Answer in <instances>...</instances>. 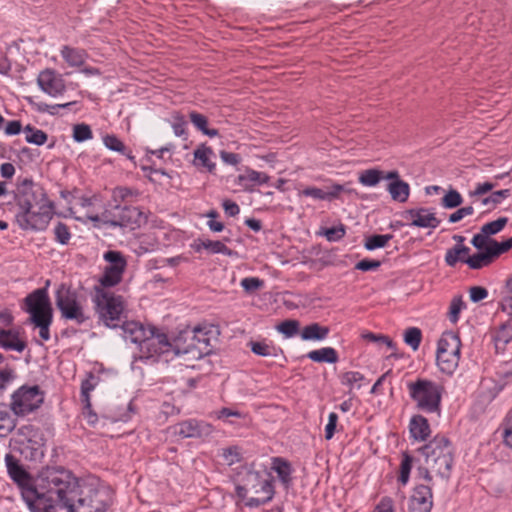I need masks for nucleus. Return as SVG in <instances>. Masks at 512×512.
Here are the masks:
<instances>
[{"mask_svg":"<svg viewBox=\"0 0 512 512\" xmlns=\"http://www.w3.org/2000/svg\"><path fill=\"white\" fill-rule=\"evenodd\" d=\"M54 236L55 240L62 244L67 245L71 238V233L69 231V228L66 224L62 222H58L56 226L54 227Z\"/></svg>","mask_w":512,"mask_h":512,"instance_id":"45","label":"nucleus"},{"mask_svg":"<svg viewBox=\"0 0 512 512\" xmlns=\"http://www.w3.org/2000/svg\"><path fill=\"white\" fill-rule=\"evenodd\" d=\"M346 230L343 224L336 227L327 228L324 231L326 239L330 242H335L342 239L345 236Z\"/></svg>","mask_w":512,"mask_h":512,"instance_id":"51","label":"nucleus"},{"mask_svg":"<svg viewBox=\"0 0 512 512\" xmlns=\"http://www.w3.org/2000/svg\"><path fill=\"white\" fill-rule=\"evenodd\" d=\"M24 303L26 312L30 314L29 322L39 328L41 339L48 341L53 320V309L46 287L38 288L28 294Z\"/></svg>","mask_w":512,"mask_h":512,"instance_id":"5","label":"nucleus"},{"mask_svg":"<svg viewBox=\"0 0 512 512\" xmlns=\"http://www.w3.org/2000/svg\"><path fill=\"white\" fill-rule=\"evenodd\" d=\"M120 327L123 330V336L126 341L139 344L145 337L144 328L138 322L124 321L123 319Z\"/></svg>","mask_w":512,"mask_h":512,"instance_id":"25","label":"nucleus"},{"mask_svg":"<svg viewBox=\"0 0 512 512\" xmlns=\"http://www.w3.org/2000/svg\"><path fill=\"white\" fill-rule=\"evenodd\" d=\"M466 258L465 257H462L458 251H457V248L456 246L448 249L446 251V254H445V263L449 266V267H455L456 264L461 261L464 263V260Z\"/></svg>","mask_w":512,"mask_h":512,"instance_id":"56","label":"nucleus"},{"mask_svg":"<svg viewBox=\"0 0 512 512\" xmlns=\"http://www.w3.org/2000/svg\"><path fill=\"white\" fill-rule=\"evenodd\" d=\"M249 346L253 353L259 355V356H271L272 353V347H270L268 344L264 342H255L251 341L249 343Z\"/></svg>","mask_w":512,"mask_h":512,"instance_id":"55","label":"nucleus"},{"mask_svg":"<svg viewBox=\"0 0 512 512\" xmlns=\"http://www.w3.org/2000/svg\"><path fill=\"white\" fill-rule=\"evenodd\" d=\"M263 285L264 281L256 277H246L241 280V286L248 293L262 288Z\"/></svg>","mask_w":512,"mask_h":512,"instance_id":"52","label":"nucleus"},{"mask_svg":"<svg viewBox=\"0 0 512 512\" xmlns=\"http://www.w3.org/2000/svg\"><path fill=\"white\" fill-rule=\"evenodd\" d=\"M362 337L371 342L385 344L390 349H394V347H395V344L393 343V341L389 337L384 336V335H376L372 332H367V333H364L362 335Z\"/></svg>","mask_w":512,"mask_h":512,"instance_id":"54","label":"nucleus"},{"mask_svg":"<svg viewBox=\"0 0 512 512\" xmlns=\"http://www.w3.org/2000/svg\"><path fill=\"white\" fill-rule=\"evenodd\" d=\"M104 259L108 265L104 269V273L100 278V286L104 289L117 285L121 280L126 268V260L123 255L118 251H107L104 254Z\"/></svg>","mask_w":512,"mask_h":512,"instance_id":"12","label":"nucleus"},{"mask_svg":"<svg viewBox=\"0 0 512 512\" xmlns=\"http://www.w3.org/2000/svg\"><path fill=\"white\" fill-rule=\"evenodd\" d=\"M432 506L431 487L423 484L416 486L409 500V512H431Z\"/></svg>","mask_w":512,"mask_h":512,"instance_id":"19","label":"nucleus"},{"mask_svg":"<svg viewBox=\"0 0 512 512\" xmlns=\"http://www.w3.org/2000/svg\"><path fill=\"white\" fill-rule=\"evenodd\" d=\"M374 512H393V501L389 497L381 499Z\"/></svg>","mask_w":512,"mask_h":512,"instance_id":"64","label":"nucleus"},{"mask_svg":"<svg viewBox=\"0 0 512 512\" xmlns=\"http://www.w3.org/2000/svg\"><path fill=\"white\" fill-rule=\"evenodd\" d=\"M55 303L62 318L81 325L89 320L84 310V298L71 286L61 284L56 290Z\"/></svg>","mask_w":512,"mask_h":512,"instance_id":"9","label":"nucleus"},{"mask_svg":"<svg viewBox=\"0 0 512 512\" xmlns=\"http://www.w3.org/2000/svg\"><path fill=\"white\" fill-rule=\"evenodd\" d=\"M461 340L454 332H445L438 341L436 352L437 366L441 372L451 375L460 361Z\"/></svg>","mask_w":512,"mask_h":512,"instance_id":"10","label":"nucleus"},{"mask_svg":"<svg viewBox=\"0 0 512 512\" xmlns=\"http://www.w3.org/2000/svg\"><path fill=\"white\" fill-rule=\"evenodd\" d=\"M474 213V208L472 206H465L459 208L455 212L449 215V222L456 223L462 220L466 216H470Z\"/></svg>","mask_w":512,"mask_h":512,"instance_id":"57","label":"nucleus"},{"mask_svg":"<svg viewBox=\"0 0 512 512\" xmlns=\"http://www.w3.org/2000/svg\"><path fill=\"white\" fill-rule=\"evenodd\" d=\"M223 457L230 465L235 462H239L241 459L239 449L236 446L224 449Z\"/></svg>","mask_w":512,"mask_h":512,"instance_id":"61","label":"nucleus"},{"mask_svg":"<svg viewBox=\"0 0 512 512\" xmlns=\"http://www.w3.org/2000/svg\"><path fill=\"white\" fill-rule=\"evenodd\" d=\"M512 339L511 331H508L505 326L502 327L500 331H498L494 337L496 348L500 346H505Z\"/></svg>","mask_w":512,"mask_h":512,"instance_id":"58","label":"nucleus"},{"mask_svg":"<svg viewBox=\"0 0 512 512\" xmlns=\"http://www.w3.org/2000/svg\"><path fill=\"white\" fill-rule=\"evenodd\" d=\"M469 293L471 301L475 303L485 299L488 296L487 289L481 286L471 287Z\"/></svg>","mask_w":512,"mask_h":512,"instance_id":"62","label":"nucleus"},{"mask_svg":"<svg viewBox=\"0 0 512 512\" xmlns=\"http://www.w3.org/2000/svg\"><path fill=\"white\" fill-rule=\"evenodd\" d=\"M277 329L286 337H292L299 330V322L297 320H285L277 326Z\"/></svg>","mask_w":512,"mask_h":512,"instance_id":"49","label":"nucleus"},{"mask_svg":"<svg viewBox=\"0 0 512 512\" xmlns=\"http://www.w3.org/2000/svg\"><path fill=\"white\" fill-rule=\"evenodd\" d=\"M92 301L99 319L107 327H119L122 320L126 318V302L121 295L95 286Z\"/></svg>","mask_w":512,"mask_h":512,"instance_id":"6","label":"nucleus"},{"mask_svg":"<svg viewBox=\"0 0 512 512\" xmlns=\"http://www.w3.org/2000/svg\"><path fill=\"white\" fill-rule=\"evenodd\" d=\"M269 181V176L263 172L248 169L246 174H241L237 178V182L245 190H252L255 184L262 185Z\"/></svg>","mask_w":512,"mask_h":512,"instance_id":"24","label":"nucleus"},{"mask_svg":"<svg viewBox=\"0 0 512 512\" xmlns=\"http://www.w3.org/2000/svg\"><path fill=\"white\" fill-rule=\"evenodd\" d=\"M103 143L111 151L118 152L126 156L132 162H135V157L132 151L125 146V144L115 135H106L103 137Z\"/></svg>","mask_w":512,"mask_h":512,"instance_id":"28","label":"nucleus"},{"mask_svg":"<svg viewBox=\"0 0 512 512\" xmlns=\"http://www.w3.org/2000/svg\"><path fill=\"white\" fill-rule=\"evenodd\" d=\"M337 421H338V415L335 412H331L328 416V423L325 427V438L327 440L332 439V437L334 436Z\"/></svg>","mask_w":512,"mask_h":512,"instance_id":"60","label":"nucleus"},{"mask_svg":"<svg viewBox=\"0 0 512 512\" xmlns=\"http://www.w3.org/2000/svg\"><path fill=\"white\" fill-rule=\"evenodd\" d=\"M493 242L497 243L498 241L484 234L481 230L480 233L475 234L471 240V244L477 250H486L488 247L493 246Z\"/></svg>","mask_w":512,"mask_h":512,"instance_id":"43","label":"nucleus"},{"mask_svg":"<svg viewBox=\"0 0 512 512\" xmlns=\"http://www.w3.org/2000/svg\"><path fill=\"white\" fill-rule=\"evenodd\" d=\"M507 223H508V218L500 217L495 221H491V222L484 224L481 227V231L490 237L491 235H495V234L499 233L507 225Z\"/></svg>","mask_w":512,"mask_h":512,"instance_id":"42","label":"nucleus"},{"mask_svg":"<svg viewBox=\"0 0 512 512\" xmlns=\"http://www.w3.org/2000/svg\"><path fill=\"white\" fill-rule=\"evenodd\" d=\"M503 441L506 446L512 449V409L510 410L505 419Z\"/></svg>","mask_w":512,"mask_h":512,"instance_id":"53","label":"nucleus"},{"mask_svg":"<svg viewBox=\"0 0 512 512\" xmlns=\"http://www.w3.org/2000/svg\"><path fill=\"white\" fill-rule=\"evenodd\" d=\"M24 132L26 134L25 140L30 144L41 146L44 145L48 139V135L43 130L37 129L31 125L25 126Z\"/></svg>","mask_w":512,"mask_h":512,"instance_id":"36","label":"nucleus"},{"mask_svg":"<svg viewBox=\"0 0 512 512\" xmlns=\"http://www.w3.org/2000/svg\"><path fill=\"white\" fill-rule=\"evenodd\" d=\"M43 402V394L38 385H23L11 396L10 408L17 416H25L37 408Z\"/></svg>","mask_w":512,"mask_h":512,"instance_id":"11","label":"nucleus"},{"mask_svg":"<svg viewBox=\"0 0 512 512\" xmlns=\"http://www.w3.org/2000/svg\"><path fill=\"white\" fill-rule=\"evenodd\" d=\"M15 201L18 207L15 218L22 229L44 230L47 227L54 205L43 187L30 178L18 179Z\"/></svg>","mask_w":512,"mask_h":512,"instance_id":"3","label":"nucleus"},{"mask_svg":"<svg viewBox=\"0 0 512 512\" xmlns=\"http://www.w3.org/2000/svg\"><path fill=\"white\" fill-rule=\"evenodd\" d=\"M212 332L207 327L196 326L194 328H186L179 333V341L181 339L191 340L188 347L192 352V359H200L209 352L210 337Z\"/></svg>","mask_w":512,"mask_h":512,"instance_id":"13","label":"nucleus"},{"mask_svg":"<svg viewBox=\"0 0 512 512\" xmlns=\"http://www.w3.org/2000/svg\"><path fill=\"white\" fill-rule=\"evenodd\" d=\"M139 195L138 191L129 187L119 186L112 191L114 204L131 203Z\"/></svg>","mask_w":512,"mask_h":512,"instance_id":"32","label":"nucleus"},{"mask_svg":"<svg viewBox=\"0 0 512 512\" xmlns=\"http://www.w3.org/2000/svg\"><path fill=\"white\" fill-rule=\"evenodd\" d=\"M172 430L175 435L182 438H201L211 435L213 427L204 421L188 419L174 425Z\"/></svg>","mask_w":512,"mask_h":512,"instance_id":"16","label":"nucleus"},{"mask_svg":"<svg viewBox=\"0 0 512 512\" xmlns=\"http://www.w3.org/2000/svg\"><path fill=\"white\" fill-rule=\"evenodd\" d=\"M364 380V375L357 371H348L341 376V383L349 386L350 388L357 384V388L359 389L361 387L359 383Z\"/></svg>","mask_w":512,"mask_h":512,"instance_id":"46","label":"nucleus"},{"mask_svg":"<svg viewBox=\"0 0 512 512\" xmlns=\"http://www.w3.org/2000/svg\"><path fill=\"white\" fill-rule=\"evenodd\" d=\"M329 334V328L321 326L318 323H312L305 326L301 331V338L303 340H323Z\"/></svg>","mask_w":512,"mask_h":512,"instance_id":"29","label":"nucleus"},{"mask_svg":"<svg viewBox=\"0 0 512 512\" xmlns=\"http://www.w3.org/2000/svg\"><path fill=\"white\" fill-rule=\"evenodd\" d=\"M412 462H413V458L410 455L405 453L403 460L401 462L400 475H399V481L402 484H406L409 480V475H410V471L412 468Z\"/></svg>","mask_w":512,"mask_h":512,"instance_id":"50","label":"nucleus"},{"mask_svg":"<svg viewBox=\"0 0 512 512\" xmlns=\"http://www.w3.org/2000/svg\"><path fill=\"white\" fill-rule=\"evenodd\" d=\"M150 336L144 337L139 343L140 351L147 357H154L170 351L172 344L164 333L158 332L155 328L150 330Z\"/></svg>","mask_w":512,"mask_h":512,"instance_id":"15","label":"nucleus"},{"mask_svg":"<svg viewBox=\"0 0 512 512\" xmlns=\"http://www.w3.org/2000/svg\"><path fill=\"white\" fill-rule=\"evenodd\" d=\"M406 214L411 218L410 225L420 228H436L440 224V220L436 217L434 212H430L426 208L410 209Z\"/></svg>","mask_w":512,"mask_h":512,"instance_id":"21","label":"nucleus"},{"mask_svg":"<svg viewBox=\"0 0 512 512\" xmlns=\"http://www.w3.org/2000/svg\"><path fill=\"white\" fill-rule=\"evenodd\" d=\"M61 56L71 67H80L84 64L87 57L84 50L73 48L70 46L62 47Z\"/></svg>","mask_w":512,"mask_h":512,"instance_id":"27","label":"nucleus"},{"mask_svg":"<svg viewBox=\"0 0 512 512\" xmlns=\"http://www.w3.org/2000/svg\"><path fill=\"white\" fill-rule=\"evenodd\" d=\"M273 487L267 478H264L260 472L248 470L241 478V482L236 485V494L240 499H245L249 492L256 495L260 493H269Z\"/></svg>","mask_w":512,"mask_h":512,"instance_id":"14","label":"nucleus"},{"mask_svg":"<svg viewBox=\"0 0 512 512\" xmlns=\"http://www.w3.org/2000/svg\"><path fill=\"white\" fill-rule=\"evenodd\" d=\"M462 203L463 197L457 190L452 188L446 192L441 200V206L446 209L459 207Z\"/></svg>","mask_w":512,"mask_h":512,"instance_id":"40","label":"nucleus"},{"mask_svg":"<svg viewBox=\"0 0 512 512\" xmlns=\"http://www.w3.org/2000/svg\"><path fill=\"white\" fill-rule=\"evenodd\" d=\"M307 357L314 362L336 363L338 361V354L332 347H324L318 350H312L307 354Z\"/></svg>","mask_w":512,"mask_h":512,"instance_id":"30","label":"nucleus"},{"mask_svg":"<svg viewBox=\"0 0 512 512\" xmlns=\"http://www.w3.org/2000/svg\"><path fill=\"white\" fill-rule=\"evenodd\" d=\"M211 155H213L212 148L205 145H201L194 151V159L197 164L205 167L209 172H213L216 167L215 163L210 160Z\"/></svg>","mask_w":512,"mask_h":512,"instance_id":"31","label":"nucleus"},{"mask_svg":"<svg viewBox=\"0 0 512 512\" xmlns=\"http://www.w3.org/2000/svg\"><path fill=\"white\" fill-rule=\"evenodd\" d=\"M464 307V302L461 296L453 297L448 311V318L450 322L456 323L459 319V314Z\"/></svg>","mask_w":512,"mask_h":512,"instance_id":"47","label":"nucleus"},{"mask_svg":"<svg viewBox=\"0 0 512 512\" xmlns=\"http://www.w3.org/2000/svg\"><path fill=\"white\" fill-rule=\"evenodd\" d=\"M492 244V247H488L486 250H478L477 253L466 257L464 263L473 270H480L491 265L500 256L498 249L494 246L495 243Z\"/></svg>","mask_w":512,"mask_h":512,"instance_id":"20","label":"nucleus"},{"mask_svg":"<svg viewBox=\"0 0 512 512\" xmlns=\"http://www.w3.org/2000/svg\"><path fill=\"white\" fill-rule=\"evenodd\" d=\"M16 378L15 370L5 365L3 368H0V394L4 392L9 383Z\"/></svg>","mask_w":512,"mask_h":512,"instance_id":"48","label":"nucleus"},{"mask_svg":"<svg viewBox=\"0 0 512 512\" xmlns=\"http://www.w3.org/2000/svg\"><path fill=\"white\" fill-rule=\"evenodd\" d=\"M380 265L378 260L363 259L356 264L355 268L361 271H370L376 270Z\"/></svg>","mask_w":512,"mask_h":512,"instance_id":"63","label":"nucleus"},{"mask_svg":"<svg viewBox=\"0 0 512 512\" xmlns=\"http://www.w3.org/2000/svg\"><path fill=\"white\" fill-rule=\"evenodd\" d=\"M410 434L418 441H425L430 435L428 420L422 415H415L410 420Z\"/></svg>","mask_w":512,"mask_h":512,"instance_id":"23","label":"nucleus"},{"mask_svg":"<svg viewBox=\"0 0 512 512\" xmlns=\"http://www.w3.org/2000/svg\"><path fill=\"white\" fill-rule=\"evenodd\" d=\"M93 137L92 130L89 125L81 123L73 127V139L76 142H84Z\"/></svg>","mask_w":512,"mask_h":512,"instance_id":"44","label":"nucleus"},{"mask_svg":"<svg viewBox=\"0 0 512 512\" xmlns=\"http://www.w3.org/2000/svg\"><path fill=\"white\" fill-rule=\"evenodd\" d=\"M410 398L416 407L426 413H439L443 386L427 378H417L407 383Z\"/></svg>","mask_w":512,"mask_h":512,"instance_id":"8","label":"nucleus"},{"mask_svg":"<svg viewBox=\"0 0 512 512\" xmlns=\"http://www.w3.org/2000/svg\"><path fill=\"white\" fill-rule=\"evenodd\" d=\"M196 251H200L201 249H207L211 253L217 254L221 253L224 255H231L232 251L221 241H213V240H204L195 243L194 246Z\"/></svg>","mask_w":512,"mask_h":512,"instance_id":"33","label":"nucleus"},{"mask_svg":"<svg viewBox=\"0 0 512 512\" xmlns=\"http://www.w3.org/2000/svg\"><path fill=\"white\" fill-rule=\"evenodd\" d=\"M0 347L6 350L22 352L26 348V343L19 338V332L13 329L0 330Z\"/></svg>","mask_w":512,"mask_h":512,"instance_id":"22","label":"nucleus"},{"mask_svg":"<svg viewBox=\"0 0 512 512\" xmlns=\"http://www.w3.org/2000/svg\"><path fill=\"white\" fill-rule=\"evenodd\" d=\"M191 344V340H184V339H181L179 341V334L176 336V338L174 339V350H175V354L177 355H181V354H190L192 356V352L189 351L190 349L188 348Z\"/></svg>","mask_w":512,"mask_h":512,"instance_id":"59","label":"nucleus"},{"mask_svg":"<svg viewBox=\"0 0 512 512\" xmlns=\"http://www.w3.org/2000/svg\"><path fill=\"white\" fill-rule=\"evenodd\" d=\"M88 219L94 223L130 230L139 228L147 221V217L139 208L120 204L109 205L101 215H88Z\"/></svg>","mask_w":512,"mask_h":512,"instance_id":"7","label":"nucleus"},{"mask_svg":"<svg viewBox=\"0 0 512 512\" xmlns=\"http://www.w3.org/2000/svg\"><path fill=\"white\" fill-rule=\"evenodd\" d=\"M189 118L192 124L203 134L209 136V137H215L218 135L217 129H209L207 127L208 120L207 117L203 114H200L196 111H191L189 113Z\"/></svg>","mask_w":512,"mask_h":512,"instance_id":"34","label":"nucleus"},{"mask_svg":"<svg viewBox=\"0 0 512 512\" xmlns=\"http://www.w3.org/2000/svg\"><path fill=\"white\" fill-rule=\"evenodd\" d=\"M97 383L98 378L92 373L81 383V401L88 409L90 408V392L94 390Z\"/></svg>","mask_w":512,"mask_h":512,"instance_id":"37","label":"nucleus"},{"mask_svg":"<svg viewBox=\"0 0 512 512\" xmlns=\"http://www.w3.org/2000/svg\"><path fill=\"white\" fill-rule=\"evenodd\" d=\"M69 484L56 486L52 491L53 512H106L112 505L113 491L99 478L89 476L78 480L70 471Z\"/></svg>","mask_w":512,"mask_h":512,"instance_id":"1","label":"nucleus"},{"mask_svg":"<svg viewBox=\"0 0 512 512\" xmlns=\"http://www.w3.org/2000/svg\"><path fill=\"white\" fill-rule=\"evenodd\" d=\"M387 191L393 201L405 203L410 195V186L404 180L389 182L387 184Z\"/></svg>","mask_w":512,"mask_h":512,"instance_id":"26","label":"nucleus"},{"mask_svg":"<svg viewBox=\"0 0 512 512\" xmlns=\"http://www.w3.org/2000/svg\"><path fill=\"white\" fill-rule=\"evenodd\" d=\"M383 180V171L379 169H367L359 174L358 181L363 186L373 187Z\"/></svg>","mask_w":512,"mask_h":512,"instance_id":"35","label":"nucleus"},{"mask_svg":"<svg viewBox=\"0 0 512 512\" xmlns=\"http://www.w3.org/2000/svg\"><path fill=\"white\" fill-rule=\"evenodd\" d=\"M426 465L444 480H448L453 466V447L445 436L437 435L419 449Z\"/></svg>","mask_w":512,"mask_h":512,"instance_id":"4","label":"nucleus"},{"mask_svg":"<svg viewBox=\"0 0 512 512\" xmlns=\"http://www.w3.org/2000/svg\"><path fill=\"white\" fill-rule=\"evenodd\" d=\"M9 477L20 488L28 506L35 512H53L52 491L56 486L69 484L71 479L62 467H47L33 479L11 454L5 456Z\"/></svg>","mask_w":512,"mask_h":512,"instance_id":"2","label":"nucleus"},{"mask_svg":"<svg viewBox=\"0 0 512 512\" xmlns=\"http://www.w3.org/2000/svg\"><path fill=\"white\" fill-rule=\"evenodd\" d=\"M37 84L43 92L52 97L63 94L66 89L62 76L51 69H46L39 73Z\"/></svg>","mask_w":512,"mask_h":512,"instance_id":"17","label":"nucleus"},{"mask_svg":"<svg viewBox=\"0 0 512 512\" xmlns=\"http://www.w3.org/2000/svg\"><path fill=\"white\" fill-rule=\"evenodd\" d=\"M393 238L392 234H376L369 236L364 244V247L367 250H375L378 248H383L387 245V243Z\"/></svg>","mask_w":512,"mask_h":512,"instance_id":"39","label":"nucleus"},{"mask_svg":"<svg viewBox=\"0 0 512 512\" xmlns=\"http://www.w3.org/2000/svg\"><path fill=\"white\" fill-rule=\"evenodd\" d=\"M353 191V189L348 188L346 185L332 184L325 188L309 186L300 191L299 194L306 197H312L316 200L332 201L338 199L341 193H351Z\"/></svg>","mask_w":512,"mask_h":512,"instance_id":"18","label":"nucleus"},{"mask_svg":"<svg viewBox=\"0 0 512 512\" xmlns=\"http://www.w3.org/2000/svg\"><path fill=\"white\" fill-rule=\"evenodd\" d=\"M274 470L276 471L282 483L289 485L291 482V466L290 463L282 458L274 459Z\"/></svg>","mask_w":512,"mask_h":512,"instance_id":"38","label":"nucleus"},{"mask_svg":"<svg viewBox=\"0 0 512 512\" xmlns=\"http://www.w3.org/2000/svg\"><path fill=\"white\" fill-rule=\"evenodd\" d=\"M422 340V332L417 327H410L404 333V341L407 345H409L414 351H416Z\"/></svg>","mask_w":512,"mask_h":512,"instance_id":"41","label":"nucleus"}]
</instances>
